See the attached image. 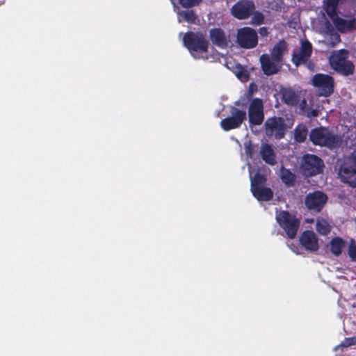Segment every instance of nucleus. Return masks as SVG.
Instances as JSON below:
<instances>
[{"label":"nucleus","mask_w":356,"mask_h":356,"mask_svg":"<svg viewBox=\"0 0 356 356\" xmlns=\"http://www.w3.org/2000/svg\"><path fill=\"white\" fill-rule=\"evenodd\" d=\"M356 344V338L349 337L346 338L344 341L341 343L343 347H348Z\"/></svg>","instance_id":"33"},{"label":"nucleus","mask_w":356,"mask_h":356,"mask_svg":"<svg viewBox=\"0 0 356 356\" xmlns=\"http://www.w3.org/2000/svg\"><path fill=\"white\" fill-rule=\"evenodd\" d=\"M288 48V44L284 40L278 41L273 47L270 55L275 61L281 63L283 60V57Z\"/></svg>","instance_id":"19"},{"label":"nucleus","mask_w":356,"mask_h":356,"mask_svg":"<svg viewBox=\"0 0 356 356\" xmlns=\"http://www.w3.org/2000/svg\"><path fill=\"white\" fill-rule=\"evenodd\" d=\"M276 220L289 238H294L300 225V220L287 211H280L276 214Z\"/></svg>","instance_id":"6"},{"label":"nucleus","mask_w":356,"mask_h":356,"mask_svg":"<svg viewBox=\"0 0 356 356\" xmlns=\"http://www.w3.org/2000/svg\"><path fill=\"white\" fill-rule=\"evenodd\" d=\"M202 0H179V3L181 7L184 8H190L198 6Z\"/></svg>","instance_id":"31"},{"label":"nucleus","mask_w":356,"mask_h":356,"mask_svg":"<svg viewBox=\"0 0 356 356\" xmlns=\"http://www.w3.org/2000/svg\"><path fill=\"white\" fill-rule=\"evenodd\" d=\"M183 44L195 59H207L209 42L206 35L200 31H188L183 37Z\"/></svg>","instance_id":"1"},{"label":"nucleus","mask_w":356,"mask_h":356,"mask_svg":"<svg viewBox=\"0 0 356 356\" xmlns=\"http://www.w3.org/2000/svg\"><path fill=\"white\" fill-rule=\"evenodd\" d=\"M229 113L230 115L222 119L220 123L221 128L225 131L239 128L247 118L246 111L234 106H230Z\"/></svg>","instance_id":"7"},{"label":"nucleus","mask_w":356,"mask_h":356,"mask_svg":"<svg viewBox=\"0 0 356 356\" xmlns=\"http://www.w3.org/2000/svg\"><path fill=\"white\" fill-rule=\"evenodd\" d=\"M336 28V29L342 33L350 32L356 30V19H344L337 15L330 18Z\"/></svg>","instance_id":"17"},{"label":"nucleus","mask_w":356,"mask_h":356,"mask_svg":"<svg viewBox=\"0 0 356 356\" xmlns=\"http://www.w3.org/2000/svg\"><path fill=\"white\" fill-rule=\"evenodd\" d=\"M236 42L244 49H252L258 44L257 33L253 29L245 26L237 31Z\"/></svg>","instance_id":"10"},{"label":"nucleus","mask_w":356,"mask_h":356,"mask_svg":"<svg viewBox=\"0 0 356 356\" xmlns=\"http://www.w3.org/2000/svg\"><path fill=\"white\" fill-rule=\"evenodd\" d=\"M266 177L261 173L257 172L251 179V191L254 190L256 188L264 187L263 186L266 184Z\"/></svg>","instance_id":"29"},{"label":"nucleus","mask_w":356,"mask_h":356,"mask_svg":"<svg viewBox=\"0 0 356 356\" xmlns=\"http://www.w3.org/2000/svg\"><path fill=\"white\" fill-rule=\"evenodd\" d=\"M341 0H325L324 1V9L327 15L332 18L338 15V6Z\"/></svg>","instance_id":"23"},{"label":"nucleus","mask_w":356,"mask_h":356,"mask_svg":"<svg viewBox=\"0 0 356 356\" xmlns=\"http://www.w3.org/2000/svg\"><path fill=\"white\" fill-rule=\"evenodd\" d=\"M235 104L236 105H239V103L238 102H236Z\"/></svg>","instance_id":"35"},{"label":"nucleus","mask_w":356,"mask_h":356,"mask_svg":"<svg viewBox=\"0 0 356 356\" xmlns=\"http://www.w3.org/2000/svg\"><path fill=\"white\" fill-rule=\"evenodd\" d=\"M261 68L266 76H271L277 74L280 70V63L273 60L267 54H263L259 57Z\"/></svg>","instance_id":"15"},{"label":"nucleus","mask_w":356,"mask_h":356,"mask_svg":"<svg viewBox=\"0 0 356 356\" xmlns=\"http://www.w3.org/2000/svg\"><path fill=\"white\" fill-rule=\"evenodd\" d=\"M209 35L213 44L221 48L227 47V41L222 29L220 28L211 29L209 31Z\"/></svg>","instance_id":"18"},{"label":"nucleus","mask_w":356,"mask_h":356,"mask_svg":"<svg viewBox=\"0 0 356 356\" xmlns=\"http://www.w3.org/2000/svg\"><path fill=\"white\" fill-rule=\"evenodd\" d=\"M348 255L352 261L356 262V243L354 239H351L348 247Z\"/></svg>","instance_id":"32"},{"label":"nucleus","mask_w":356,"mask_h":356,"mask_svg":"<svg viewBox=\"0 0 356 356\" xmlns=\"http://www.w3.org/2000/svg\"><path fill=\"white\" fill-rule=\"evenodd\" d=\"M312 83L317 88L319 96L327 97L334 92V80L328 74H315L312 79Z\"/></svg>","instance_id":"8"},{"label":"nucleus","mask_w":356,"mask_h":356,"mask_svg":"<svg viewBox=\"0 0 356 356\" xmlns=\"http://www.w3.org/2000/svg\"><path fill=\"white\" fill-rule=\"evenodd\" d=\"M341 181L352 188H356V149L348 156L346 161L341 165L339 170Z\"/></svg>","instance_id":"5"},{"label":"nucleus","mask_w":356,"mask_h":356,"mask_svg":"<svg viewBox=\"0 0 356 356\" xmlns=\"http://www.w3.org/2000/svg\"><path fill=\"white\" fill-rule=\"evenodd\" d=\"M312 54V43L307 40H301L298 52L294 51L291 56V61L296 66L307 63Z\"/></svg>","instance_id":"14"},{"label":"nucleus","mask_w":356,"mask_h":356,"mask_svg":"<svg viewBox=\"0 0 356 356\" xmlns=\"http://www.w3.org/2000/svg\"><path fill=\"white\" fill-rule=\"evenodd\" d=\"M251 192L258 201L268 202L273 198V192L268 187L256 188L254 190H252Z\"/></svg>","instance_id":"21"},{"label":"nucleus","mask_w":356,"mask_h":356,"mask_svg":"<svg viewBox=\"0 0 356 356\" xmlns=\"http://www.w3.org/2000/svg\"><path fill=\"white\" fill-rule=\"evenodd\" d=\"M310 141L315 145L334 149L339 145V138L328 128L316 127L311 130L309 134Z\"/></svg>","instance_id":"2"},{"label":"nucleus","mask_w":356,"mask_h":356,"mask_svg":"<svg viewBox=\"0 0 356 356\" xmlns=\"http://www.w3.org/2000/svg\"><path fill=\"white\" fill-rule=\"evenodd\" d=\"M327 201V196L320 191L307 194L305 199V204L309 210L320 212Z\"/></svg>","instance_id":"13"},{"label":"nucleus","mask_w":356,"mask_h":356,"mask_svg":"<svg viewBox=\"0 0 356 356\" xmlns=\"http://www.w3.org/2000/svg\"><path fill=\"white\" fill-rule=\"evenodd\" d=\"M299 95L291 88H284L282 90V101L287 105H296L299 102Z\"/></svg>","instance_id":"22"},{"label":"nucleus","mask_w":356,"mask_h":356,"mask_svg":"<svg viewBox=\"0 0 356 356\" xmlns=\"http://www.w3.org/2000/svg\"><path fill=\"white\" fill-rule=\"evenodd\" d=\"M344 246L345 241L340 237H334L330 241V251L335 256H339L341 254Z\"/></svg>","instance_id":"24"},{"label":"nucleus","mask_w":356,"mask_h":356,"mask_svg":"<svg viewBox=\"0 0 356 356\" xmlns=\"http://www.w3.org/2000/svg\"><path fill=\"white\" fill-rule=\"evenodd\" d=\"M323 160L317 155L305 154L300 159V172L305 177H312L323 173Z\"/></svg>","instance_id":"3"},{"label":"nucleus","mask_w":356,"mask_h":356,"mask_svg":"<svg viewBox=\"0 0 356 356\" xmlns=\"http://www.w3.org/2000/svg\"><path fill=\"white\" fill-rule=\"evenodd\" d=\"M264 128L267 136H273L277 140L283 138L286 131L284 120L276 116L268 118L264 123Z\"/></svg>","instance_id":"9"},{"label":"nucleus","mask_w":356,"mask_h":356,"mask_svg":"<svg viewBox=\"0 0 356 356\" xmlns=\"http://www.w3.org/2000/svg\"><path fill=\"white\" fill-rule=\"evenodd\" d=\"M179 15L191 24H195L197 21V15L192 10H181L179 13Z\"/></svg>","instance_id":"28"},{"label":"nucleus","mask_w":356,"mask_h":356,"mask_svg":"<svg viewBox=\"0 0 356 356\" xmlns=\"http://www.w3.org/2000/svg\"><path fill=\"white\" fill-rule=\"evenodd\" d=\"M307 135L308 130L304 124H299L294 129V138L298 143L305 142Z\"/></svg>","instance_id":"26"},{"label":"nucleus","mask_w":356,"mask_h":356,"mask_svg":"<svg viewBox=\"0 0 356 356\" xmlns=\"http://www.w3.org/2000/svg\"><path fill=\"white\" fill-rule=\"evenodd\" d=\"M300 243L307 251L316 252L319 248L318 240L313 231L306 230L300 236Z\"/></svg>","instance_id":"16"},{"label":"nucleus","mask_w":356,"mask_h":356,"mask_svg":"<svg viewBox=\"0 0 356 356\" xmlns=\"http://www.w3.org/2000/svg\"><path fill=\"white\" fill-rule=\"evenodd\" d=\"M255 6L251 0H239L231 8V14L238 19H246L252 16Z\"/></svg>","instance_id":"12"},{"label":"nucleus","mask_w":356,"mask_h":356,"mask_svg":"<svg viewBox=\"0 0 356 356\" xmlns=\"http://www.w3.org/2000/svg\"><path fill=\"white\" fill-rule=\"evenodd\" d=\"M281 179L287 186H293L296 182V176L290 170L285 168L281 169Z\"/></svg>","instance_id":"25"},{"label":"nucleus","mask_w":356,"mask_h":356,"mask_svg":"<svg viewBox=\"0 0 356 356\" xmlns=\"http://www.w3.org/2000/svg\"><path fill=\"white\" fill-rule=\"evenodd\" d=\"M259 33L261 35V36H267L269 33L268 28L265 26L260 27L259 29Z\"/></svg>","instance_id":"34"},{"label":"nucleus","mask_w":356,"mask_h":356,"mask_svg":"<svg viewBox=\"0 0 356 356\" xmlns=\"http://www.w3.org/2000/svg\"><path fill=\"white\" fill-rule=\"evenodd\" d=\"M348 52L346 49H341L334 52L330 57L331 67L343 76L352 75L355 71V66L352 61L348 60Z\"/></svg>","instance_id":"4"},{"label":"nucleus","mask_w":356,"mask_h":356,"mask_svg":"<svg viewBox=\"0 0 356 356\" xmlns=\"http://www.w3.org/2000/svg\"><path fill=\"white\" fill-rule=\"evenodd\" d=\"M252 17L251 20V23L253 25H261L264 22V15L259 11H254L252 13Z\"/></svg>","instance_id":"30"},{"label":"nucleus","mask_w":356,"mask_h":356,"mask_svg":"<svg viewBox=\"0 0 356 356\" xmlns=\"http://www.w3.org/2000/svg\"><path fill=\"white\" fill-rule=\"evenodd\" d=\"M316 229L319 234L326 236L330 232L331 228L325 220L318 219L316 224Z\"/></svg>","instance_id":"27"},{"label":"nucleus","mask_w":356,"mask_h":356,"mask_svg":"<svg viewBox=\"0 0 356 356\" xmlns=\"http://www.w3.org/2000/svg\"><path fill=\"white\" fill-rule=\"evenodd\" d=\"M260 154L262 159L266 163L271 165H274L276 163V156L270 145H263L261 147Z\"/></svg>","instance_id":"20"},{"label":"nucleus","mask_w":356,"mask_h":356,"mask_svg":"<svg viewBox=\"0 0 356 356\" xmlns=\"http://www.w3.org/2000/svg\"><path fill=\"white\" fill-rule=\"evenodd\" d=\"M250 125L259 126L264 120V103L260 98H254L248 106Z\"/></svg>","instance_id":"11"}]
</instances>
